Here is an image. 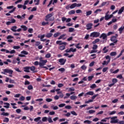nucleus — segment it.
<instances>
[{"label":"nucleus","instance_id":"35","mask_svg":"<svg viewBox=\"0 0 124 124\" xmlns=\"http://www.w3.org/2000/svg\"><path fill=\"white\" fill-rule=\"evenodd\" d=\"M75 30L74 28H69V32H73V31H75Z\"/></svg>","mask_w":124,"mask_h":124},{"label":"nucleus","instance_id":"58","mask_svg":"<svg viewBox=\"0 0 124 124\" xmlns=\"http://www.w3.org/2000/svg\"><path fill=\"white\" fill-rule=\"evenodd\" d=\"M47 118L46 117H43L42 121V122H46V121H47Z\"/></svg>","mask_w":124,"mask_h":124},{"label":"nucleus","instance_id":"63","mask_svg":"<svg viewBox=\"0 0 124 124\" xmlns=\"http://www.w3.org/2000/svg\"><path fill=\"white\" fill-rule=\"evenodd\" d=\"M58 88H62V87H63V84L59 83L58 85Z\"/></svg>","mask_w":124,"mask_h":124},{"label":"nucleus","instance_id":"41","mask_svg":"<svg viewBox=\"0 0 124 124\" xmlns=\"http://www.w3.org/2000/svg\"><path fill=\"white\" fill-rule=\"evenodd\" d=\"M116 55H117V52H111L110 53V56H116Z\"/></svg>","mask_w":124,"mask_h":124},{"label":"nucleus","instance_id":"62","mask_svg":"<svg viewBox=\"0 0 124 124\" xmlns=\"http://www.w3.org/2000/svg\"><path fill=\"white\" fill-rule=\"evenodd\" d=\"M62 41H56V44H59V45H62Z\"/></svg>","mask_w":124,"mask_h":124},{"label":"nucleus","instance_id":"11","mask_svg":"<svg viewBox=\"0 0 124 124\" xmlns=\"http://www.w3.org/2000/svg\"><path fill=\"white\" fill-rule=\"evenodd\" d=\"M112 17H113V15H105V19L106 21H108V20H109V19H111V18H112Z\"/></svg>","mask_w":124,"mask_h":124},{"label":"nucleus","instance_id":"54","mask_svg":"<svg viewBox=\"0 0 124 124\" xmlns=\"http://www.w3.org/2000/svg\"><path fill=\"white\" fill-rule=\"evenodd\" d=\"M59 49H60V50H64V49H65V46H61L59 47Z\"/></svg>","mask_w":124,"mask_h":124},{"label":"nucleus","instance_id":"48","mask_svg":"<svg viewBox=\"0 0 124 124\" xmlns=\"http://www.w3.org/2000/svg\"><path fill=\"white\" fill-rule=\"evenodd\" d=\"M42 26H46V25H49V22H45V21H43L42 22Z\"/></svg>","mask_w":124,"mask_h":124},{"label":"nucleus","instance_id":"17","mask_svg":"<svg viewBox=\"0 0 124 124\" xmlns=\"http://www.w3.org/2000/svg\"><path fill=\"white\" fill-rule=\"evenodd\" d=\"M4 105L5 106H4V108H9V106H10V104L9 103H4Z\"/></svg>","mask_w":124,"mask_h":124},{"label":"nucleus","instance_id":"38","mask_svg":"<svg viewBox=\"0 0 124 124\" xmlns=\"http://www.w3.org/2000/svg\"><path fill=\"white\" fill-rule=\"evenodd\" d=\"M30 69L31 71H33V72H34V70H35V66H32L31 67H30Z\"/></svg>","mask_w":124,"mask_h":124},{"label":"nucleus","instance_id":"15","mask_svg":"<svg viewBox=\"0 0 124 124\" xmlns=\"http://www.w3.org/2000/svg\"><path fill=\"white\" fill-rule=\"evenodd\" d=\"M110 62V60H108V61H104L102 63L103 65H107L108 63Z\"/></svg>","mask_w":124,"mask_h":124},{"label":"nucleus","instance_id":"25","mask_svg":"<svg viewBox=\"0 0 124 124\" xmlns=\"http://www.w3.org/2000/svg\"><path fill=\"white\" fill-rule=\"evenodd\" d=\"M72 14H75V10H71L70 11H69L68 12V15H72Z\"/></svg>","mask_w":124,"mask_h":124},{"label":"nucleus","instance_id":"59","mask_svg":"<svg viewBox=\"0 0 124 124\" xmlns=\"http://www.w3.org/2000/svg\"><path fill=\"white\" fill-rule=\"evenodd\" d=\"M93 76L88 77V81H92V80H93Z\"/></svg>","mask_w":124,"mask_h":124},{"label":"nucleus","instance_id":"31","mask_svg":"<svg viewBox=\"0 0 124 124\" xmlns=\"http://www.w3.org/2000/svg\"><path fill=\"white\" fill-rule=\"evenodd\" d=\"M99 41H100L99 39H96L93 42V44H95L96 43H97V42H99Z\"/></svg>","mask_w":124,"mask_h":124},{"label":"nucleus","instance_id":"36","mask_svg":"<svg viewBox=\"0 0 124 124\" xmlns=\"http://www.w3.org/2000/svg\"><path fill=\"white\" fill-rule=\"evenodd\" d=\"M112 82L113 84H114L115 85V84H116V83H117V82H118V79H117V78H113V79H112Z\"/></svg>","mask_w":124,"mask_h":124},{"label":"nucleus","instance_id":"33","mask_svg":"<svg viewBox=\"0 0 124 124\" xmlns=\"http://www.w3.org/2000/svg\"><path fill=\"white\" fill-rule=\"evenodd\" d=\"M51 108H52L53 110H58V109H59V107L58 106H51Z\"/></svg>","mask_w":124,"mask_h":124},{"label":"nucleus","instance_id":"4","mask_svg":"<svg viewBox=\"0 0 124 124\" xmlns=\"http://www.w3.org/2000/svg\"><path fill=\"white\" fill-rule=\"evenodd\" d=\"M4 71L6 73L9 74V77H12V74H13V70L10 69H4Z\"/></svg>","mask_w":124,"mask_h":124},{"label":"nucleus","instance_id":"30","mask_svg":"<svg viewBox=\"0 0 124 124\" xmlns=\"http://www.w3.org/2000/svg\"><path fill=\"white\" fill-rule=\"evenodd\" d=\"M61 35V33L60 32H57L56 33H54L53 35L54 37H58V36Z\"/></svg>","mask_w":124,"mask_h":124},{"label":"nucleus","instance_id":"27","mask_svg":"<svg viewBox=\"0 0 124 124\" xmlns=\"http://www.w3.org/2000/svg\"><path fill=\"white\" fill-rule=\"evenodd\" d=\"M93 13V11H89L86 12V16H90V15H91V14Z\"/></svg>","mask_w":124,"mask_h":124},{"label":"nucleus","instance_id":"23","mask_svg":"<svg viewBox=\"0 0 124 124\" xmlns=\"http://www.w3.org/2000/svg\"><path fill=\"white\" fill-rule=\"evenodd\" d=\"M93 91H90L86 93V94L88 95H93Z\"/></svg>","mask_w":124,"mask_h":124},{"label":"nucleus","instance_id":"44","mask_svg":"<svg viewBox=\"0 0 124 124\" xmlns=\"http://www.w3.org/2000/svg\"><path fill=\"white\" fill-rule=\"evenodd\" d=\"M59 71H61V72H64L65 71V69L64 68H61L58 69Z\"/></svg>","mask_w":124,"mask_h":124},{"label":"nucleus","instance_id":"32","mask_svg":"<svg viewBox=\"0 0 124 124\" xmlns=\"http://www.w3.org/2000/svg\"><path fill=\"white\" fill-rule=\"evenodd\" d=\"M47 121L48 122V123H49L50 124H51V123H53V120H52V118H51V117H48V118H47Z\"/></svg>","mask_w":124,"mask_h":124},{"label":"nucleus","instance_id":"53","mask_svg":"<svg viewBox=\"0 0 124 124\" xmlns=\"http://www.w3.org/2000/svg\"><path fill=\"white\" fill-rule=\"evenodd\" d=\"M108 70V67H104L103 68V72H106Z\"/></svg>","mask_w":124,"mask_h":124},{"label":"nucleus","instance_id":"21","mask_svg":"<svg viewBox=\"0 0 124 124\" xmlns=\"http://www.w3.org/2000/svg\"><path fill=\"white\" fill-rule=\"evenodd\" d=\"M76 6L75 5V3H73L72 5L70 6V9H73V8H75Z\"/></svg>","mask_w":124,"mask_h":124},{"label":"nucleus","instance_id":"55","mask_svg":"<svg viewBox=\"0 0 124 124\" xmlns=\"http://www.w3.org/2000/svg\"><path fill=\"white\" fill-rule=\"evenodd\" d=\"M76 12L77 13V14H79V13H82V10L80 9H78L76 10Z\"/></svg>","mask_w":124,"mask_h":124},{"label":"nucleus","instance_id":"61","mask_svg":"<svg viewBox=\"0 0 124 124\" xmlns=\"http://www.w3.org/2000/svg\"><path fill=\"white\" fill-rule=\"evenodd\" d=\"M65 108L66 109H68L69 110L70 109H71L72 108V107H71V106H70L68 105V106H66L65 107Z\"/></svg>","mask_w":124,"mask_h":124},{"label":"nucleus","instance_id":"45","mask_svg":"<svg viewBox=\"0 0 124 124\" xmlns=\"http://www.w3.org/2000/svg\"><path fill=\"white\" fill-rule=\"evenodd\" d=\"M80 68L83 69V70H86L87 69V66H86L85 65H83L81 66Z\"/></svg>","mask_w":124,"mask_h":124},{"label":"nucleus","instance_id":"26","mask_svg":"<svg viewBox=\"0 0 124 124\" xmlns=\"http://www.w3.org/2000/svg\"><path fill=\"white\" fill-rule=\"evenodd\" d=\"M102 11V10H101V9H98L94 11V13H95V14H97L98 12H101Z\"/></svg>","mask_w":124,"mask_h":124},{"label":"nucleus","instance_id":"37","mask_svg":"<svg viewBox=\"0 0 124 124\" xmlns=\"http://www.w3.org/2000/svg\"><path fill=\"white\" fill-rule=\"evenodd\" d=\"M66 28V27H65V26L62 27L61 26H58V27H57V29H60V30H63Z\"/></svg>","mask_w":124,"mask_h":124},{"label":"nucleus","instance_id":"22","mask_svg":"<svg viewBox=\"0 0 124 124\" xmlns=\"http://www.w3.org/2000/svg\"><path fill=\"white\" fill-rule=\"evenodd\" d=\"M70 99H71V100H75V99H77V96L74 95L71 96Z\"/></svg>","mask_w":124,"mask_h":124},{"label":"nucleus","instance_id":"64","mask_svg":"<svg viewBox=\"0 0 124 124\" xmlns=\"http://www.w3.org/2000/svg\"><path fill=\"white\" fill-rule=\"evenodd\" d=\"M116 78H118V79H123V76L122 75H119Z\"/></svg>","mask_w":124,"mask_h":124},{"label":"nucleus","instance_id":"29","mask_svg":"<svg viewBox=\"0 0 124 124\" xmlns=\"http://www.w3.org/2000/svg\"><path fill=\"white\" fill-rule=\"evenodd\" d=\"M40 120H41V117H38L34 119V122H36V123H37L38 121H40Z\"/></svg>","mask_w":124,"mask_h":124},{"label":"nucleus","instance_id":"8","mask_svg":"<svg viewBox=\"0 0 124 124\" xmlns=\"http://www.w3.org/2000/svg\"><path fill=\"white\" fill-rule=\"evenodd\" d=\"M93 23H88L86 25V30H87V31H90V30H92V28H93Z\"/></svg>","mask_w":124,"mask_h":124},{"label":"nucleus","instance_id":"34","mask_svg":"<svg viewBox=\"0 0 124 124\" xmlns=\"http://www.w3.org/2000/svg\"><path fill=\"white\" fill-rule=\"evenodd\" d=\"M3 122H4V123H8V122H9V119L7 117H5Z\"/></svg>","mask_w":124,"mask_h":124},{"label":"nucleus","instance_id":"3","mask_svg":"<svg viewBox=\"0 0 124 124\" xmlns=\"http://www.w3.org/2000/svg\"><path fill=\"white\" fill-rule=\"evenodd\" d=\"M99 35H100V33H99V32L94 31V32H93L90 34V37L96 38V37H98Z\"/></svg>","mask_w":124,"mask_h":124},{"label":"nucleus","instance_id":"10","mask_svg":"<svg viewBox=\"0 0 124 124\" xmlns=\"http://www.w3.org/2000/svg\"><path fill=\"white\" fill-rule=\"evenodd\" d=\"M100 38H103V39L105 40L107 38V34L105 33H103L100 36Z\"/></svg>","mask_w":124,"mask_h":124},{"label":"nucleus","instance_id":"51","mask_svg":"<svg viewBox=\"0 0 124 124\" xmlns=\"http://www.w3.org/2000/svg\"><path fill=\"white\" fill-rule=\"evenodd\" d=\"M46 58H47V59H49V58H51V53H47L46 55Z\"/></svg>","mask_w":124,"mask_h":124},{"label":"nucleus","instance_id":"12","mask_svg":"<svg viewBox=\"0 0 124 124\" xmlns=\"http://www.w3.org/2000/svg\"><path fill=\"white\" fill-rule=\"evenodd\" d=\"M17 29V26H15L12 27L11 28V30L12 31H14V32H16L17 31L16 29Z\"/></svg>","mask_w":124,"mask_h":124},{"label":"nucleus","instance_id":"28","mask_svg":"<svg viewBox=\"0 0 124 124\" xmlns=\"http://www.w3.org/2000/svg\"><path fill=\"white\" fill-rule=\"evenodd\" d=\"M87 113H89V114H93V113H95V110L93 109L87 111Z\"/></svg>","mask_w":124,"mask_h":124},{"label":"nucleus","instance_id":"42","mask_svg":"<svg viewBox=\"0 0 124 124\" xmlns=\"http://www.w3.org/2000/svg\"><path fill=\"white\" fill-rule=\"evenodd\" d=\"M77 50L76 49V48H73L72 47L70 48V52H76Z\"/></svg>","mask_w":124,"mask_h":124},{"label":"nucleus","instance_id":"52","mask_svg":"<svg viewBox=\"0 0 124 124\" xmlns=\"http://www.w3.org/2000/svg\"><path fill=\"white\" fill-rule=\"evenodd\" d=\"M93 100L90 99L88 101H86L85 102V103L86 104H88V103H90V102H93Z\"/></svg>","mask_w":124,"mask_h":124},{"label":"nucleus","instance_id":"16","mask_svg":"<svg viewBox=\"0 0 124 124\" xmlns=\"http://www.w3.org/2000/svg\"><path fill=\"white\" fill-rule=\"evenodd\" d=\"M124 6H123L119 10L118 12V14H122L123 12H124Z\"/></svg>","mask_w":124,"mask_h":124},{"label":"nucleus","instance_id":"43","mask_svg":"<svg viewBox=\"0 0 124 124\" xmlns=\"http://www.w3.org/2000/svg\"><path fill=\"white\" fill-rule=\"evenodd\" d=\"M109 119H110V117L106 118L103 119H102L101 120V122H107V120H109Z\"/></svg>","mask_w":124,"mask_h":124},{"label":"nucleus","instance_id":"47","mask_svg":"<svg viewBox=\"0 0 124 124\" xmlns=\"http://www.w3.org/2000/svg\"><path fill=\"white\" fill-rule=\"evenodd\" d=\"M76 5V7H80V6H82V4L81 3H75Z\"/></svg>","mask_w":124,"mask_h":124},{"label":"nucleus","instance_id":"60","mask_svg":"<svg viewBox=\"0 0 124 124\" xmlns=\"http://www.w3.org/2000/svg\"><path fill=\"white\" fill-rule=\"evenodd\" d=\"M71 114L72 115H73L74 116H77V113L75 112V111H72L71 112Z\"/></svg>","mask_w":124,"mask_h":124},{"label":"nucleus","instance_id":"7","mask_svg":"<svg viewBox=\"0 0 124 124\" xmlns=\"http://www.w3.org/2000/svg\"><path fill=\"white\" fill-rule=\"evenodd\" d=\"M117 37H118V34H116L115 36H112L110 38V41H112V42H115V41H117L118 42V40H117Z\"/></svg>","mask_w":124,"mask_h":124},{"label":"nucleus","instance_id":"57","mask_svg":"<svg viewBox=\"0 0 124 124\" xmlns=\"http://www.w3.org/2000/svg\"><path fill=\"white\" fill-rule=\"evenodd\" d=\"M19 100H20V101H23L24 100H25V97L24 96H22L19 98Z\"/></svg>","mask_w":124,"mask_h":124},{"label":"nucleus","instance_id":"19","mask_svg":"<svg viewBox=\"0 0 124 124\" xmlns=\"http://www.w3.org/2000/svg\"><path fill=\"white\" fill-rule=\"evenodd\" d=\"M30 67H26L24 68L25 72H30Z\"/></svg>","mask_w":124,"mask_h":124},{"label":"nucleus","instance_id":"56","mask_svg":"<svg viewBox=\"0 0 124 124\" xmlns=\"http://www.w3.org/2000/svg\"><path fill=\"white\" fill-rule=\"evenodd\" d=\"M116 112L117 111L113 110L112 111L110 112V113H109V115H114V114H116Z\"/></svg>","mask_w":124,"mask_h":124},{"label":"nucleus","instance_id":"5","mask_svg":"<svg viewBox=\"0 0 124 124\" xmlns=\"http://www.w3.org/2000/svg\"><path fill=\"white\" fill-rule=\"evenodd\" d=\"M58 62H60L61 65H64L65 62H66V59L61 58L58 60Z\"/></svg>","mask_w":124,"mask_h":124},{"label":"nucleus","instance_id":"6","mask_svg":"<svg viewBox=\"0 0 124 124\" xmlns=\"http://www.w3.org/2000/svg\"><path fill=\"white\" fill-rule=\"evenodd\" d=\"M46 63L47 60H43L39 62V65L40 66V67H41L44 65H45V64H46Z\"/></svg>","mask_w":124,"mask_h":124},{"label":"nucleus","instance_id":"9","mask_svg":"<svg viewBox=\"0 0 124 124\" xmlns=\"http://www.w3.org/2000/svg\"><path fill=\"white\" fill-rule=\"evenodd\" d=\"M30 2V0H26L24 1V3L23 4V9L24 10L27 9V4Z\"/></svg>","mask_w":124,"mask_h":124},{"label":"nucleus","instance_id":"13","mask_svg":"<svg viewBox=\"0 0 124 124\" xmlns=\"http://www.w3.org/2000/svg\"><path fill=\"white\" fill-rule=\"evenodd\" d=\"M53 36V33H48L46 35V37L47 38H50V37H52Z\"/></svg>","mask_w":124,"mask_h":124},{"label":"nucleus","instance_id":"18","mask_svg":"<svg viewBox=\"0 0 124 124\" xmlns=\"http://www.w3.org/2000/svg\"><path fill=\"white\" fill-rule=\"evenodd\" d=\"M124 28H123V26H122L121 28H120L118 29L120 34H122V33H123V31H124Z\"/></svg>","mask_w":124,"mask_h":124},{"label":"nucleus","instance_id":"20","mask_svg":"<svg viewBox=\"0 0 124 124\" xmlns=\"http://www.w3.org/2000/svg\"><path fill=\"white\" fill-rule=\"evenodd\" d=\"M0 51H1V52H5V53H6V54H8V53H10L9 50H7V49H4V48H3V49H0Z\"/></svg>","mask_w":124,"mask_h":124},{"label":"nucleus","instance_id":"49","mask_svg":"<svg viewBox=\"0 0 124 124\" xmlns=\"http://www.w3.org/2000/svg\"><path fill=\"white\" fill-rule=\"evenodd\" d=\"M74 91H75L74 87H71L69 88V92H74Z\"/></svg>","mask_w":124,"mask_h":124},{"label":"nucleus","instance_id":"24","mask_svg":"<svg viewBox=\"0 0 124 124\" xmlns=\"http://www.w3.org/2000/svg\"><path fill=\"white\" fill-rule=\"evenodd\" d=\"M1 116H9V113L8 112H3L1 113Z\"/></svg>","mask_w":124,"mask_h":124},{"label":"nucleus","instance_id":"14","mask_svg":"<svg viewBox=\"0 0 124 124\" xmlns=\"http://www.w3.org/2000/svg\"><path fill=\"white\" fill-rule=\"evenodd\" d=\"M20 28H21V29H23V30L24 31H26L28 30V27H27V26H26L25 25H21L20 26Z\"/></svg>","mask_w":124,"mask_h":124},{"label":"nucleus","instance_id":"46","mask_svg":"<svg viewBox=\"0 0 124 124\" xmlns=\"http://www.w3.org/2000/svg\"><path fill=\"white\" fill-rule=\"evenodd\" d=\"M107 48V47L106 46H105L103 49V51H104V53H107V52H108V49H106Z\"/></svg>","mask_w":124,"mask_h":124},{"label":"nucleus","instance_id":"40","mask_svg":"<svg viewBox=\"0 0 124 124\" xmlns=\"http://www.w3.org/2000/svg\"><path fill=\"white\" fill-rule=\"evenodd\" d=\"M27 88L29 90L33 89V87L31 85H29Z\"/></svg>","mask_w":124,"mask_h":124},{"label":"nucleus","instance_id":"2","mask_svg":"<svg viewBox=\"0 0 124 124\" xmlns=\"http://www.w3.org/2000/svg\"><path fill=\"white\" fill-rule=\"evenodd\" d=\"M111 119L110 123L111 124H118L119 123V119H118V117L114 116L110 118Z\"/></svg>","mask_w":124,"mask_h":124},{"label":"nucleus","instance_id":"50","mask_svg":"<svg viewBox=\"0 0 124 124\" xmlns=\"http://www.w3.org/2000/svg\"><path fill=\"white\" fill-rule=\"evenodd\" d=\"M97 47H98L97 45H94L93 46V47H92V49H93V50H96V49H97Z\"/></svg>","mask_w":124,"mask_h":124},{"label":"nucleus","instance_id":"39","mask_svg":"<svg viewBox=\"0 0 124 124\" xmlns=\"http://www.w3.org/2000/svg\"><path fill=\"white\" fill-rule=\"evenodd\" d=\"M91 89H95L96 88V85L95 84H93L90 86Z\"/></svg>","mask_w":124,"mask_h":124},{"label":"nucleus","instance_id":"1","mask_svg":"<svg viewBox=\"0 0 124 124\" xmlns=\"http://www.w3.org/2000/svg\"><path fill=\"white\" fill-rule=\"evenodd\" d=\"M53 15H54L53 14H49L47 15L46 16L45 21H54V20H55V17H53L51 18Z\"/></svg>","mask_w":124,"mask_h":124}]
</instances>
